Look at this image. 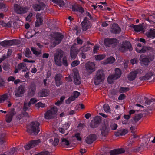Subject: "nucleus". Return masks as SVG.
I'll return each instance as SVG.
<instances>
[{
  "label": "nucleus",
  "mask_w": 155,
  "mask_h": 155,
  "mask_svg": "<svg viewBox=\"0 0 155 155\" xmlns=\"http://www.w3.org/2000/svg\"><path fill=\"white\" fill-rule=\"evenodd\" d=\"M26 64L22 62L19 63L18 65L17 68L19 70L24 69L26 67Z\"/></svg>",
  "instance_id": "a19ab883"
},
{
  "label": "nucleus",
  "mask_w": 155,
  "mask_h": 155,
  "mask_svg": "<svg viewBox=\"0 0 155 155\" xmlns=\"http://www.w3.org/2000/svg\"><path fill=\"white\" fill-rule=\"evenodd\" d=\"M137 74V72L136 71H134L131 72L128 76V79L130 81L134 80Z\"/></svg>",
  "instance_id": "bb28decb"
},
{
  "label": "nucleus",
  "mask_w": 155,
  "mask_h": 155,
  "mask_svg": "<svg viewBox=\"0 0 155 155\" xmlns=\"http://www.w3.org/2000/svg\"><path fill=\"white\" fill-rule=\"evenodd\" d=\"M80 62L78 60H75L73 61L71 64V65L72 67H74L77 66L80 64Z\"/></svg>",
  "instance_id": "de8ad7c7"
},
{
  "label": "nucleus",
  "mask_w": 155,
  "mask_h": 155,
  "mask_svg": "<svg viewBox=\"0 0 155 155\" xmlns=\"http://www.w3.org/2000/svg\"><path fill=\"white\" fill-rule=\"evenodd\" d=\"M2 25L4 26H7L8 27H10L12 25L11 23L10 22L6 23L2 22Z\"/></svg>",
  "instance_id": "338daca9"
},
{
  "label": "nucleus",
  "mask_w": 155,
  "mask_h": 155,
  "mask_svg": "<svg viewBox=\"0 0 155 155\" xmlns=\"http://www.w3.org/2000/svg\"><path fill=\"white\" fill-rule=\"evenodd\" d=\"M114 74L109 75L107 78V81L109 84H112L114 80H117L120 78L122 74L121 71L119 68L115 69Z\"/></svg>",
  "instance_id": "7ed1b4c3"
},
{
  "label": "nucleus",
  "mask_w": 155,
  "mask_h": 155,
  "mask_svg": "<svg viewBox=\"0 0 155 155\" xmlns=\"http://www.w3.org/2000/svg\"><path fill=\"white\" fill-rule=\"evenodd\" d=\"M64 52L62 50H60L57 51L54 56V58L55 59H60L62 58Z\"/></svg>",
  "instance_id": "c756f323"
},
{
  "label": "nucleus",
  "mask_w": 155,
  "mask_h": 155,
  "mask_svg": "<svg viewBox=\"0 0 155 155\" xmlns=\"http://www.w3.org/2000/svg\"><path fill=\"white\" fill-rule=\"evenodd\" d=\"M128 50L130 51L132 50V45L130 42L125 41L121 47V50L122 52H124Z\"/></svg>",
  "instance_id": "4468645a"
},
{
  "label": "nucleus",
  "mask_w": 155,
  "mask_h": 155,
  "mask_svg": "<svg viewBox=\"0 0 155 155\" xmlns=\"http://www.w3.org/2000/svg\"><path fill=\"white\" fill-rule=\"evenodd\" d=\"M154 58L153 56L142 54L140 56L139 60L142 66H147L149 64V63L152 61Z\"/></svg>",
  "instance_id": "20e7f679"
},
{
  "label": "nucleus",
  "mask_w": 155,
  "mask_h": 155,
  "mask_svg": "<svg viewBox=\"0 0 155 155\" xmlns=\"http://www.w3.org/2000/svg\"><path fill=\"white\" fill-rule=\"evenodd\" d=\"M49 110H50L53 115H54L56 114L58 111V109L56 107L54 106L52 107Z\"/></svg>",
  "instance_id": "79ce46f5"
},
{
  "label": "nucleus",
  "mask_w": 155,
  "mask_h": 155,
  "mask_svg": "<svg viewBox=\"0 0 155 155\" xmlns=\"http://www.w3.org/2000/svg\"><path fill=\"white\" fill-rule=\"evenodd\" d=\"M96 139L97 137L95 134H91L86 138V141L87 143L91 144L96 140Z\"/></svg>",
  "instance_id": "4be33fe9"
},
{
  "label": "nucleus",
  "mask_w": 155,
  "mask_h": 155,
  "mask_svg": "<svg viewBox=\"0 0 155 155\" xmlns=\"http://www.w3.org/2000/svg\"><path fill=\"white\" fill-rule=\"evenodd\" d=\"M74 100L71 97H69L67 100L65 101V103L67 104H70L71 102L74 101Z\"/></svg>",
  "instance_id": "13d9d810"
},
{
  "label": "nucleus",
  "mask_w": 155,
  "mask_h": 155,
  "mask_svg": "<svg viewBox=\"0 0 155 155\" xmlns=\"http://www.w3.org/2000/svg\"><path fill=\"white\" fill-rule=\"evenodd\" d=\"M104 74L103 73V71L102 69H100L99 70L96 74L95 78L94 80V83L96 85H98L99 84V82H97V80H99L100 82L102 81V80L104 79Z\"/></svg>",
  "instance_id": "f8f14e48"
},
{
  "label": "nucleus",
  "mask_w": 155,
  "mask_h": 155,
  "mask_svg": "<svg viewBox=\"0 0 155 155\" xmlns=\"http://www.w3.org/2000/svg\"><path fill=\"white\" fill-rule=\"evenodd\" d=\"M62 77V75L60 73H58L57 74L54 78L55 80H61V78Z\"/></svg>",
  "instance_id": "8fccbe9b"
},
{
  "label": "nucleus",
  "mask_w": 155,
  "mask_h": 155,
  "mask_svg": "<svg viewBox=\"0 0 155 155\" xmlns=\"http://www.w3.org/2000/svg\"><path fill=\"white\" fill-rule=\"evenodd\" d=\"M62 142L63 144H64L65 145L68 146L70 145L69 141L65 138H63L62 140Z\"/></svg>",
  "instance_id": "09e8293b"
},
{
  "label": "nucleus",
  "mask_w": 155,
  "mask_h": 155,
  "mask_svg": "<svg viewBox=\"0 0 155 155\" xmlns=\"http://www.w3.org/2000/svg\"><path fill=\"white\" fill-rule=\"evenodd\" d=\"M41 142L40 140H32L24 146L25 150H29L38 145Z\"/></svg>",
  "instance_id": "ddd939ff"
},
{
  "label": "nucleus",
  "mask_w": 155,
  "mask_h": 155,
  "mask_svg": "<svg viewBox=\"0 0 155 155\" xmlns=\"http://www.w3.org/2000/svg\"><path fill=\"white\" fill-rule=\"evenodd\" d=\"M110 108L108 104H105L104 105V110L106 112H109Z\"/></svg>",
  "instance_id": "5fc2aeb1"
},
{
  "label": "nucleus",
  "mask_w": 155,
  "mask_h": 155,
  "mask_svg": "<svg viewBox=\"0 0 155 155\" xmlns=\"http://www.w3.org/2000/svg\"><path fill=\"white\" fill-rule=\"evenodd\" d=\"M62 63L63 65L66 67L68 66V63L67 60L66 58L64 57L63 58Z\"/></svg>",
  "instance_id": "864d4df0"
},
{
  "label": "nucleus",
  "mask_w": 155,
  "mask_h": 155,
  "mask_svg": "<svg viewBox=\"0 0 155 155\" xmlns=\"http://www.w3.org/2000/svg\"><path fill=\"white\" fill-rule=\"evenodd\" d=\"M70 124L71 123L70 122L66 123L63 125V127L65 130H67L69 127Z\"/></svg>",
  "instance_id": "6e6d98bb"
},
{
  "label": "nucleus",
  "mask_w": 155,
  "mask_h": 155,
  "mask_svg": "<svg viewBox=\"0 0 155 155\" xmlns=\"http://www.w3.org/2000/svg\"><path fill=\"white\" fill-rule=\"evenodd\" d=\"M55 62L56 64H57L58 66H61V62H60V59H55L54 58Z\"/></svg>",
  "instance_id": "e2e57ef3"
},
{
  "label": "nucleus",
  "mask_w": 155,
  "mask_h": 155,
  "mask_svg": "<svg viewBox=\"0 0 155 155\" xmlns=\"http://www.w3.org/2000/svg\"><path fill=\"white\" fill-rule=\"evenodd\" d=\"M2 67L3 69L5 71H8L10 68V64L8 62L4 63Z\"/></svg>",
  "instance_id": "ea45409f"
},
{
  "label": "nucleus",
  "mask_w": 155,
  "mask_h": 155,
  "mask_svg": "<svg viewBox=\"0 0 155 155\" xmlns=\"http://www.w3.org/2000/svg\"><path fill=\"white\" fill-rule=\"evenodd\" d=\"M35 155H50V153L47 151H43Z\"/></svg>",
  "instance_id": "3c124183"
},
{
  "label": "nucleus",
  "mask_w": 155,
  "mask_h": 155,
  "mask_svg": "<svg viewBox=\"0 0 155 155\" xmlns=\"http://www.w3.org/2000/svg\"><path fill=\"white\" fill-rule=\"evenodd\" d=\"M79 7L78 6H73L72 7V11H73L78 12Z\"/></svg>",
  "instance_id": "0e129e2a"
},
{
  "label": "nucleus",
  "mask_w": 155,
  "mask_h": 155,
  "mask_svg": "<svg viewBox=\"0 0 155 155\" xmlns=\"http://www.w3.org/2000/svg\"><path fill=\"white\" fill-rule=\"evenodd\" d=\"M7 98L8 96L6 94L0 96V103L4 102Z\"/></svg>",
  "instance_id": "58836bf2"
},
{
  "label": "nucleus",
  "mask_w": 155,
  "mask_h": 155,
  "mask_svg": "<svg viewBox=\"0 0 155 155\" xmlns=\"http://www.w3.org/2000/svg\"><path fill=\"white\" fill-rule=\"evenodd\" d=\"M6 134L4 133L1 134L0 136V144L2 145L6 143Z\"/></svg>",
  "instance_id": "7c9ffc66"
},
{
  "label": "nucleus",
  "mask_w": 155,
  "mask_h": 155,
  "mask_svg": "<svg viewBox=\"0 0 155 155\" xmlns=\"http://www.w3.org/2000/svg\"><path fill=\"white\" fill-rule=\"evenodd\" d=\"M40 124L37 121H33L30 124L29 131L34 134L37 135L40 131Z\"/></svg>",
  "instance_id": "f257e3e1"
},
{
  "label": "nucleus",
  "mask_w": 155,
  "mask_h": 155,
  "mask_svg": "<svg viewBox=\"0 0 155 155\" xmlns=\"http://www.w3.org/2000/svg\"><path fill=\"white\" fill-rule=\"evenodd\" d=\"M36 21L35 22V26L38 27L42 24L43 21L42 17L41 16V14L38 13L36 15Z\"/></svg>",
  "instance_id": "aec40b11"
},
{
  "label": "nucleus",
  "mask_w": 155,
  "mask_h": 155,
  "mask_svg": "<svg viewBox=\"0 0 155 155\" xmlns=\"http://www.w3.org/2000/svg\"><path fill=\"white\" fill-rule=\"evenodd\" d=\"M126 97V95L125 94H120L118 97V99L119 100H123Z\"/></svg>",
  "instance_id": "052dcab7"
},
{
  "label": "nucleus",
  "mask_w": 155,
  "mask_h": 155,
  "mask_svg": "<svg viewBox=\"0 0 155 155\" xmlns=\"http://www.w3.org/2000/svg\"><path fill=\"white\" fill-rule=\"evenodd\" d=\"M18 40L12 39L10 40H5L1 42L0 45L2 47H6L9 46H12L18 44Z\"/></svg>",
  "instance_id": "6e6552de"
},
{
  "label": "nucleus",
  "mask_w": 155,
  "mask_h": 155,
  "mask_svg": "<svg viewBox=\"0 0 155 155\" xmlns=\"http://www.w3.org/2000/svg\"><path fill=\"white\" fill-rule=\"evenodd\" d=\"M70 55L72 59H74L77 55V52L74 50H70Z\"/></svg>",
  "instance_id": "4c0bfd02"
},
{
  "label": "nucleus",
  "mask_w": 155,
  "mask_h": 155,
  "mask_svg": "<svg viewBox=\"0 0 155 155\" xmlns=\"http://www.w3.org/2000/svg\"><path fill=\"white\" fill-rule=\"evenodd\" d=\"M133 28L135 31L137 33H143L144 32V28L142 26L140 25H134Z\"/></svg>",
  "instance_id": "5701e85b"
},
{
  "label": "nucleus",
  "mask_w": 155,
  "mask_h": 155,
  "mask_svg": "<svg viewBox=\"0 0 155 155\" xmlns=\"http://www.w3.org/2000/svg\"><path fill=\"white\" fill-rule=\"evenodd\" d=\"M146 34L147 37L149 38H155V29L153 28H151L148 31Z\"/></svg>",
  "instance_id": "a878e982"
},
{
  "label": "nucleus",
  "mask_w": 155,
  "mask_h": 155,
  "mask_svg": "<svg viewBox=\"0 0 155 155\" xmlns=\"http://www.w3.org/2000/svg\"><path fill=\"white\" fill-rule=\"evenodd\" d=\"M33 13L30 12L27 16L26 17V20L27 21L30 22L31 21V18L33 16Z\"/></svg>",
  "instance_id": "a18cd8bd"
},
{
  "label": "nucleus",
  "mask_w": 155,
  "mask_h": 155,
  "mask_svg": "<svg viewBox=\"0 0 155 155\" xmlns=\"http://www.w3.org/2000/svg\"><path fill=\"white\" fill-rule=\"evenodd\" d=\"M99 130L102 136L104 137H106L108 134L110 128L108 126L104 124L100 127Z\"/></svg>",
  "instance_id": "9d476101"
},
{
  "label": "nucleus",
  "mask_w": 155,
  "mask_h": 155,
  "mask_svg": "<svg viewBox=\"0 0 155 155\" xmlns=\"http://www.w3.org/2000/svg\"><path fill=\"white\" fill-rule=\"evenodd\" d=\"M115 59L112 56H111L108 58L106 60V62L107 64H112L115 61Z\"/></svg>",
  "instance_id": "e433bc0d"
},
{
  "label": "nucleus",
  "mask_w": 155,
  "mask_h": 155,
  "mask_svg": "<svg viewBox=\"0 0 155 155\" xmlns=\"http://www.w3.org/2000/svg\"><path fill=\"white\" fill-rule=\"evenodd\" d=\"M153 75V73L150 72L147 73L144 76L140 77V79L141 81L147 80L151 78Z\"/></svg>",
  "instance_id": "b1692460"
},
{
  "label": "nucleus",
  "mask_w": 155,
  "mask_h": 155,
  "mask_svg": "<svg viewBox=\"0 0 155 155\" xmlns=\"http://www.w3.org/2000/svg\"><path fill=\"white\" fill-rule=\"evenodd\" d=\"M14 9L17 14L20 15L26 13L29 10L27 7L21 6L17 4H14Z\"/></svg>",
  "instance_id": "f03ea898"
},
{
  "label": "nucleus",
  "mask_w": 155,
  "mask_h": 155,
  "mask_svg": "<svg viewBox=\"0 0 155 155\" xmlns=\"http://www.w3.org/2000/svg\"><path fill=\"white\" fill-rule=\"evenodd\" d=\"M117 43V40L115 38H106L104 40V45L106 47H116Z\"/></svg>",
  "instance_id": "423d86ee"
},
{
  "label": "nucleus",
  "mask_w": 155,
  "mask_h": 155,
  "mask_svg": "<svg viewBox=\"0 0 155 155\" xmlns=\"http://www.w3.org/2000/svg\"><path fill=\"white\" fill-rule=\"evenodd\" d=\"M55 84L57 87L60 86L62 84V82L61 80H55Z\"/></svg>",
  "instance_id": "bf43d9fd"
},
{
  "label": "nucleus",
  "mask_w": 155,
  "mask_h": 155,
  "mask_svg": "<svg viewBox=\"0 0 155 155\" xmlns=\"http://www.w3.org/2000/svg\"><path fill=\"white\" fill-rule=\"evenodd\" d=\"M110 127L112 130H115L117 127V125L115 123L112 124L110 125Z\"/></svg>",
  "instance_id": "680f3d73"
},
{
  "label": "nucleus",
  "mask_w": 155,
  "mask_h": 155,
  "mask_svg": "<svg viewBox=\"0 0 155 155\" xmlns=\"http://www.w3.org/2000/svg\"><path fill=\"white\" fill-rule=\"evenodd\" d=\"M34 9L36 11H40L43 10L46 5L43 2H39L33 4L32 5Z\"/></svg>",
  "instance_id": "2eb2a0df"
},
{
  "label": "nucleus",
  "mask_w": 155,
  "mask_h": 155,
  "mask_svg": "<svg viewBox=\"0 0 155 155\" xmlns=\"http://www.w3.org/2000/svg\"><path fill=\"white\" fill-rule=\"evenodd\" d=\"M74 83L75 85H79L81 84V78L79 76L78 71L74 72Z\"/></svg>",
  "instance_id": "412c9836"
},
{
  "label": "nucleus",
  "mask_w": 155,
  "mask_h": 155,
  "mask_svg": "<svg viewBox=\"0 0 155 155\" xmlns=\"http://www.w3.org/2000/svg\"><path fill=\"white\" fill-rule=\"evenodd\" d=\"M26 91V88L24 84H21L14 90L15 96L18 97H22Z\"/></svg>",
  "instance_id": "39448f33"
},
{
  "label": "nucleus",
  "mask_w": 155,
  "mask_h": 155,
  "mask_svg": "<svg viewBox=\"0 0 155 155\" xmlns=\"http://www.w3.org/2000/svg\"><path fill=\"white\" fill-rule=\"evenodd\" d=\"M110 31L112 33L117 34L120 32L121 29L118 24L114 23L111 27Z\"/></svg>",
  "instance_id": "dca6fc26"
},
{
  "label": "nucleus",
  "mask_w": 155,
  "mask_h": 155,
  "mask_svg": "<svg viewBox=\"0 0 155 155\" xmlns=\"http://www.w3.org/2000/svg\"><path fill=\"white\" fill-rule=\"evenodd\" d=\"M25 56L28 58H32V54L30 49L27 48L24 51Z\"/></svg>",
  "instance_id": "2f4dec72"
},
{
  "label": "nucleus",
  "mask_w": 155,
  "mask_h": 155,
  "mask_svg": "<svg viewBox=\"0 0 155 155\" xmlns=\"http://www.w3.org/2000/svg\"><path fill=\"white\" fill-rule=\"evenodd\" d=\"M101 117L100 116H97L94 117L90 124L91 127L94 128L97 127L101 122Z\"/></svg>",
  "instance_id": "1a4fd4ad"
},
{
  "label": "nucleus",
  "mask_w": 155,
  "mask_h": 155,
  "mask_svg": "<svg viewBox=\"0 0 155 155\" xmlns=\"http://www.w3.org/2000/svg\"><path fill=\"white\" fill-rule=\"evenodd\" d=\"M149 47H148L143 46L141 49H140L136 48L135 50L138 53H144L146 51H147L149 50Z\"/></svg>",
  "instance_id": "c85d7f7f"
},
{
  "label": "nucleus",
  "mask_w": 155,
  "mask_h": 155,
  "mask_svg": "<svg viewBox=\"0 0 155 155\" xmlns=\"http://www.w3.org/2000/svg\"><path fill=\"white\" fill-rule=\"evenodd\" d=\"M48 94V90L46 89H43L40 91L38 94V96L40 97H45Z\"/></svg>",
  "instance_id": "393cba45"
},
{
  "label": "nucleus",
  "mask_w": 155,
  "mask_h": 155,
  "mask_svg": "<svg viewBox=\"0 0 155 155\" xmlns=\"http://www.w3.org/2000/svg\"><path fill=\"white\" fill-rule=\"evenodd\" d=\"M36 106L38 107V108L40 107L43 108L45 106V105L41 102H39L36 104Z\"/></svg>",
  "instance_id": "4d7b16f0"
},
{
  "label": "nucleus",
  "mask_w": 155,
  "mask_h": 155,
  "mask_svg": "<svg viewBox=\"0 0 155 155\" xmlns=\"http://www.w3.org/2000/svg\"><path fill=\"white\" fill-rule=\"evenodd\" d=\"M129 89L128 87H120L119 91L120 93H124L129 91Z\"/></svg>",
  "instance_id": "c03bdc74"
},
{
  "label": "nucleus",
  "mask_w": 155,
  "mask_h": 155,
  "mask_svg": "<svg viewBox=\"0 0 155 155\" xmlns=\"http://www.w3.org/2000/svg\"><path fill=\"white\" fill-rule=\"evenodd\" d=\"M104 58V55L99 54L95 56V58L96 60H101L103 59Z\"/></svg>",
  "instance_id": "49530a36"
},
{
  "label": "nucleus",
  "mask_w": 155,
  "mask_h": 155,
  "mask_svg": "<svg viewBox=\"0 0 155 155\" xmlns=\"http://www.w3.org/2000/svg\"><path fill=\"white\" fill-rule=\"evenodd\" d=\"M64 37V35L60 32L54 33L53 37L54 46L60 44Z\"/></svg>",
  "instance_id": "0eeeda50"
},
{
  "label": "nucleus",
  "mask_w": 155,
  "mask_h": 155,
  "mask_svg": "<svg viewBox=\"0 0 155 155\" xmlns=\"http://www.w3.org/2000/svg\"><path fill=\"white\" fill-rule=\"evenodd\" d=\"M99 46L97 45H95L94 47L93 52L94 53H97L98 51L99 50Z\"/></svg>",
  "instance_id": "774afa93"
},
{
  "label": "nucleus",
  "mask_w": 155,
  "mask_h": 155,
  "mask_svg": "<svg viewBox=\"0 0 155 155\" xmlns=\"http://www.w3.org/2000/svg\"><path fill=\"white\" fill-rule=\"evenodd\" d=\"M53 2L56 3L60 7H62L64 5V2L63 0H50Z\"/></svg>",
  "instance_id": "473e14b6"
},
{
  "label": "nucleus",
  "mask_w": 155,
  "mask_h": 155,
  "mask_svg": "<svg viewBox=\"0 0 155 155\" xmlns=\"http://www.w3.org/2000/svg\"><path fill=\"white\" fill-rule=\"evenodd\" d=\"M15 113L14 109L11 110L6 116V121L7 123H10L11 122L13 116L15 115Z\"/></svg>",
  "instance_id": "6ab92c4d"
},
{
  "label": "nucleus",
  "mask_w": 155,
  "mask_h": 155,
  "mask_svg": "<svg viewBox=\"0 0 155 155\" xmlns=\"http://www.w3.org/2000/svg\"><path fill=\"white\" fill-rule=\"evenodd\" d=\"M124 152L125 150L124 149L119 148L111 150L109 152L105 153L104 154L101 155H117L123 153Z\"/></svg>",
  "instance_id": "9b49d317"
},
{
  "label": "nucleus",
  "mask_w": 155,
  "mask_h": 155,
  "mask_svg": "<svg viewBox=\"0 0 155 155\" xmlns=\"http://www.w3.org/2000/svg\"><path fill=\"white\" fill-rule=\"evenodd\" d=\"M31 50L33 52V53L34 54H35L36 55H38L39 54V53L37 51L35 48L34 47H31Z\"/></svg>",
  "instance_id": "603ef678"
},
{
  "label": "nucleus",
  "mask_w": 155,
  "mask_h": 155,
  "mask_svg": "<svg viewBox=\"0 0 155 155\" xmlns=\"http://www.w3.org/2000/svg\"><path fill=\"white\" fill-rule=\"evenodd\" d=\"M143 117V114H139L135 115L134 117V121L137 122H138Z\"/></svg>",
  "instance_id": "f704fd0d"
},
{
  "label": "nucleus",
  "mask_w": 155,
  "mask_h": 155,
  "mask_svg": "<svg viewBox=\"0 0 155 155\" xmlns=\"http://www.w3.org/2000/svg\"><path fill=\"white\" fill-rule=\"evenodd\" d=\"M53 115V114L49 110L45 113L44 117L45 119H49L52 117Z\"/></svg>",
  "instance_id": "72a5a7b5"
},
{
  "label": "nucleus",
  "mask_w": 155,
  "mask_h": 155,
  "mask_svg": "<svg viewBox=\"0 0 155 155\" xmlns=\"http://www.w3.org/2000/svg\"><path fill=\"white\" fill-rule=\"evenodd\" d=\"M80 94V93L76 91L74 92L73 95L71 96V97H72L74 101L76 98L78 97Z\"/></svg>",
  "instance_id": "37998d69"
},
{
  "label": "nucleus",
  "mask_w": 155,
  "mask_h": 155,
  "mask_svg": "<svg viewBox=\"0 0 155 155\" xmlns=\"http://www.w3.org/2000/svg\"><path fill=\"white\" fill-rule=\"evenodd\" d=\"M85 68L87 71L91 74L95 71V64L92 62H88L85 65Z\"/></svg>",
  "instance_id": "a211bd4d"
},
{
  "label": "nucleus",
  "mask_w": 155,
  "mask_h": 155,
  "mask_svg": "<svg viewBox=\"0 0 155 155\" xmlns=\"http://www.w3.org/2000/svg\"><path fill=\"white\" fill-rule=\"evenodd\" d=\"M145 101L144 103L145 105H150L152 102L154 101L155 99L154 98H151V99H149L146 97L145 98Z\"/></svg>",
  "instance_id": "c9c22d12"
},
{
  "label": "nucleus",
  "mask_w": 155,
  "mask_h": 155,
  "mask_svg": "<svg viewBox=\"0 0 155 155\" xmlns=\"http://www.w3.org/2000/svg\"><path fill=\"white\" fill-rule=\"evenodd\" d=\"M81 25L83 31H86L90 28V25L87 17H86L84 18L81 23Z\"/></svg>",
  "instance_id": "f3484780"
},
{
  "label": "nucleus",
  "mask_w": 155,
  "mask_h": 155,
  "mask_svg": "<svg viewBox=\"0 0 155 155\" xmlns=\"http://www.w3.org/2000/svg\"><path fill=\"white\" fill-rule=\"evenodd\" d=\"M59 142V139L58 138H55L54 139V141L53 143V145L54 146H56L58 145Z\"/></svg>",
  "instance_id": "69168bd1"
},
{
  "label": "nucleus",
  "mask_w": 155,
  "mask_h": 155,
  "mask_svg": "<svg viewBox=\"0 0 155 155\" xmlns=\"http://www.w3.org/2000/svg\"><path fill=\"white\" fill-rule=\"evenodd\" d=\"M0 10L5 12L8 10V6L3 2H0Z\"/></svg>",
  "instance_id": "cd10ccee"
}]
</instances>
